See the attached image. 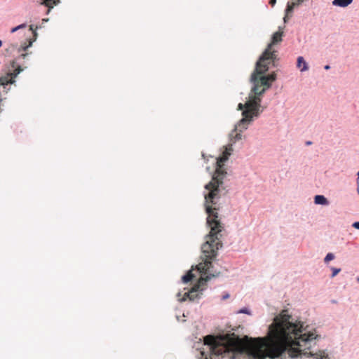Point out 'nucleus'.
<instances>
[{
  "label": "nucleus",
  "mask_w": 359,
  "mask_h": 359,
  "mask_svg": "<svg viewBox=\"0 0 359 359\" xmlns=\"http://www.w3.org/2000/svg\"><path fill=\"white\" fill-rule=\"evenodd\" d=\"M3 109L0 107V113H1Z\"/></svg>",
  "instance_id": "43"
},
{
  "label": "nucleus",
  "mask_w": 359,
  "mask_h": 359,
  "mask_svg": "<svg viewBox=\"0 0 359 359\" xmlns=\"http://www.w3.org/2000/svg\"><path fill=\"white\" fill-rule=\"evenodd\" d=\"M335 258V256L332 253V252H328L325 258H324V262L325 264H327L328 262H330V261L333 260Z\"/></svg>",
  "instance_id": "17"
},
{
  "label": "nucleus",
  "mask_w": 359,
  "mask_h": 359,
  "mask_svg": "<svg viewBox=\"0 0 359 359\" xmlns=\"http://www.w3.org/2000/svg\"><path fill=\"white\" fill-rule=\"evenodd\" d=\"M181 295V293L180 292H178L177 293V296L180 297Z\"/></svg>",
  "instance_id": "41"
},
{
  "label": "nucleus",
  "mask_w": 359,
  "mask_h": 359,
  "mask_svg": "<svg viewBox=\"0 0 359 359\" xmlns=\"http://www.w3.org/2000/svg\"><path fill=\"white\" fill-rule=\"evenodd\" d=\"M352 226H353L354 229L359 230V222H354L352 224Z\"/></svg>",
  "instance_id": "27"
},
{
  "label": "nucleus",
  "mask_w": 359,
  "mask_h": 359,
  "mask_svg": "<svg viewBox=\"0 0 359 359\" xmlns=\"http://www.w3.org/2000/svg\"><path fill=\"white\" fill-rule=\"evenodd\" d=\"M230 297L229 292H224L222 296V300H226Z\"/></svg>",
  "instance_id": "24"
},
{
  "label": "nucleus",
  "mask_w": 359,
  "mask_h": 359,
  "mask_svg": "<svg viewBox=\"0 0 359 359\" xmlns=\"http://www.w3.org/2000/svg\"><path fill=\"white\" fill-rule=\"evenodd\" d=\"M304 355H306L308 357H312L316 359H330L328 355L325 353V351H318V352H309L304 353Z\"/></svg>",
  "instance_id": "6"
},
{
  "label": "nucleus",
  "mask_w": 359,
  "mask_h": 359,
  "mask_svg": "<svg viewBox=\"0 0 359 359\" xmlns=\"http://www.w3.org/2000/svg\"><path fill=\"white\" fill-rule=\"evenodd\" d=\"M288 16H289V15H287L285 14V17L283 18V20H284L285 23H286V22H287V19H288Z\"/></svg>",
  "instance_id": "34"
},
{
  "label": "nucleus",
  "mask_w": 359,
  "mask_h": 359,
  "mask_svg": "<svg viewBox=\"0 0 359 359\" xmlns=\"http://www.w3.org/2000/svg\"><path fill=\"white\" fill-rule=\"evenodd\" d=\"M353 0H333L332 5L341 8H346L349 6Z\"/></svg>",
  "instance_id": "10"
},
{
  "label": "nucleus",
  "mask_w": 359,
  "mask_h": 359,
  "mask_svg": "<svg viewBox=\"0 0 359 359\" xmlns=\"http://www.w3.org/2000/svg\"><path fill=\"white\" fill-rule=\"evenodd\" d=\"M324 69L325 70H329L330 69V66L329 65H326L324 66Z\"/></svg>",
  "instance_id": "35"
},
{
  "label": "nucleus",
  "mask_w": 359,
  "mask_h": 359,
  "mask_svg": "<svg viewBox=\"0 0 359 359\" xmlns=\"http://www.w3.org/2000/svg\"><path fill=\"white\" fill-rule=\"evenodd\" d=\"M332 274L331 278L335 277L341 271L340 268L331 267Z\"/></svg>",
  "instance_id": "20"
},
{
  "label": "nucleus",
  "mask_w": 359,
  "mask_h": 359,
  "mask_svg": "<svg viewBox=\"0 0 359 359\" xmlns=\"http://www.w3.org/2000/svg\"><path fill=\"white\" fill-rule=\"evenodd\" d=\"M276 3V0H269V4L271 6H274L275 4Z\"/></svg>",
  "instance_id": "30"
},
{
  "label": "nucleus",
  "mask_w": 359,
  "mask_h": 359,
  "mask_svg": "<svg viewBox=\"0 0 359 359\" xmlns=\"http://www.w3.org/2000/svg\"><path fill=\"white\" fill-rule=\"evenodd\" d=\"M235 130L237 131V130H239V133H236L235 134V136H234V138H235V142L238 141V140H240L242 139V134H241V132L245 130L244 129L242 128V127H240L239 125H236V127H235Z\"/></svg>",
  "instance_id": "15"
},
{
  "label": "nucleus",
  "mask_w": 359,
  "mask_h": 359,
  "mask_svg": "<svg viewBox=\"0 0 359 359\" xmlns=\"http://www.w3.org/2000/svg\"><path fill=\"white\" fill-rule=\"evenodd\" d=\"M314 203L316 205H327L330 202L328 199L323 195H316L314 197Z\"/></svg>",
  "instance_id": "9"
},
{
  "label": "nucleus",
  "mask_w": 359,
  "mask_h": 359,
  "mask_svg": "<svg viewBox=\"0 0 359 359\" xmlns=\"http://www.w3.org/2000/svg\"><path fill=\"white\" fill-rule=\"evenodd\" d=\"M11 88L9 86H7L6 88H4V93L5 94L8 93V92L10 90Z\"/></svg>",
  "instance_id": "31"
},
{
  "label": "nucleus",
  "mask_w": 359,
  "mask_h": 359,
  "mask_svg": "<svg viewBox=\"0 0 359 359\" xmlns=\"http://www.w3.org/2000/svg\"><path fill=\"white\" fill-rule=\"evenodd\" d=\"M60 3V0H41V4L45 6H49L50 5L56 6Z\"/></svg>",
  "instance_id": "13"
},
{
  "label": "nucleus",
  "mask_w": 359,
  "mask_h": 359,
  "mask_svg": "<svg viewBox=\"0 0 359 359\" xmlns=\"http://www.w3.org/2000/svg\"><path fill=\"white\" fill-rule=\"evenodd\" d=\"M28 53H22L18 57H17V61L18 62V60L20 59V58H22V59H25L26 57L27 56Z\"/></svg>",
  "instance_id": "28"
},
{
  "label": "nucleus",
  "mask_w": 359,
  "mask_h": 359,
  "mask_svg": "<svg viewBox=\"0 0 359 359\" xmlns=\"http://www.w3.org/2000/svg\"><path fill=\"white\" fill-rule=\"evenodd\" d=\"M8 78L9 77L7 76V74L0 77V86H2L4 88H6V87L8 86Z\"/></svg>",
  "instance_id": "16"
},
{
  "label": "nucleus",
  "mask_w": 359,
  "mask_h": 359,
  "mask_svg": "<svg viewBox=\"0 0 359 359\" xmlns=\"http://www.w3.org/2000/svg\"><path fill=\"white\" fill-rule=\"evenodd\" d=\"M48 20H49L48 18H43V19H42L43 22H48Z\"/></svg>",
  "instance_id": "38"
},
{
  "label": "nucleus",
  "mask_w": 359,
  "mask_h": 359,
  "mask_svg": "<svg viewBox=\"0 0 359 359\" xmlns=\"http://www.w3.org/2000/svg\"><path fill=\"white\" fill-rule=\"evenodd\" d=\"M15 78H8V86L9 85H12V84H15Z\"/></svg>",
  "instance_id": "26"
},
{
  "label": "nucleus",
  "mask_w": 359,
  "mask_h": 359,
  "mask_svg": "<svg viewBox=\"0 0 359 359\" xmlns=\"http://www.w3.org/2000/svg\"><path fill=\"white\" fill-rule=\"evenodd\" d=\"M48 8L46 12V15H48L50 13V12L51 11V10L53 9V5H50L49 6H46Z\"/></svg>",
  "instance_id": "29"
},
{
  "label": "nucleus",
  "mask_w": 359,
  "mask_h": 359,
  "mask_svg": "<svg viewBox=\"0 0 359 359\" xmlns=\"http://www.w3.org/2000/svg\"><path fill=\"white\" fill-rule=\"evenodd\" d=\"M247 109L246 102L245 104L239 103L238 104V110L242 111V113L243 112V110H245Z\"/></svg>",
  "instance_id": "22"
},
{
  "label": "nucleus",
  "mask_w": 359,
  "mask_h": 359,
  "mask_svg": "<svg viewBox=\"0 0 359 359\" xmlns=\"http://www.w3.org/2000/svg\"><path fill=\"white\" fill-rule=\"evenodd\" d=\"M304 0H297L295 2H293V4L294 5L295 7L299 6L304 2Z\"/></svg>",
  "instance_id": "25"
},
{
  "label": "nucleus",
  "mask_w": 359,
  "mask_h": 359,
  "mask_svg": "<svg viewBox=\"0 0 359 359\" xmlns=\"http://www.w3.org/2000/svg\"><path fill=\"white\" fill-rule=\"evenodd\" d=\"M193 348L198 359H241L244 355L243 349L234 343L208 335L203 341L200 339Z\"/></svg>",
  "instance_id": "4"
},
{
  "label": "nucleus",
  "mask_w": 359,
  "mask_h": 359,
  "mask_svg": "<svg viewBox=\"0 0 359 359\" xmlns=\"http://www.w3.org/2000/svg\"><path fill=\"white\" fill-rule=\"evenodd\" d=\"M232 150L231 145L228 146L222 154L215 158V171L212 175L211 181L205 185V189L208 191V193L204 194L205 211L208 214L207 224L210 228V231L205 236V241L201 245L203 253L201 262L192 266L193 270H197L201 274L203 285L200 284L195 285L191 291L184 294V297L180 299V302H184L187 298L191 302L201 299L203 291L205 290L203 285L212 277L219 275V273H216L213 270L212 261L217 257V251L223 247L222 238L224 229L217 219V212H215L210 205H215L220 197L225 195L230 188L232 176L224 168V163L228 161Z\"/></svg>",
  "instance_id": "1"
},
{
  "label": "nucleus",
  "mask_w": 359,
  "mask_h": 359,
  "mask_svg": "<svg viewBox=\"0 0 359 359\" xmlns=\"http://www.w3.org/2000/svg\"><path fill=\"white\" fill-rule=\"evenodd\" d=\"M32 43H33V41H31L28 45H26V46H21V47L19 48V50H19V52H20V51H22H22H27V50L29 47H31V46H32Z\"/></svg>",
  "instance_id": "21"
},
{
  "label": "nucleus",
  "mask_w": 359,
  "mask_h": 359,
  "mask_svg": "<svg viewBox=\"0 0 359 359\" xmlns=\"http://www.w3.org/2000/svg\"><path fill=\"white\" fill-rule=\"evenodd\" d=\"M17 46V44H11L9 48H15Z\"/></svg>",
  "instance_id": "37"
},
{
  "label": "nucleus",
  "mask_w": 359,
  "mask_h": 359,
  "mask_svg": "<svg viewBox=\"0 0 359 359\" xmlns=\"http://www.w3.org/2000/svg\"><path fill=\"white\" fill-rule=\"evenodd\" d=\"M297 67L302 72L309 69V65L302 56H299L297 59Z\"/></svg>",
  "instance_id": "7"
},
{
  "label": "nucleus",
  "mask_w": 359,
  "mask_h": 359,
  "mask_svg": "<svg viewBox=\"0 0 359 359\" xmlns=\"http://www.w3.org/2000/svg\"><path fill=\"white\" fill-rule=\"evenodd\" d=\"M357 184H358L357 193L359 194V180H357Z\"/></svg>",
  "instance_id": "36"
},
{
  "label": "nucleus",
  "mask_w": 359,
  "mask_h": 359,
  "mask_svg": "<svg viewBox=\"0 0 359 359\" xmlns=\"http://www.w3.org/2000/svg\"><path fill=\"white\" fill-rule=\"evenodd\" d=\"M2 45H3V42H2V41L0 39V48L2 46Z\"/></svg>",
  "instance_id": "39"
},
{
  "label": "nucleus",
  "mask_w": 359,
  "mask_h": 359,
  "mask_svg": "<svg viewBox=\"0 0 359 359\" xmlns=\"http://www.w3.org/2000/svg\"><path fill=\"white\" fill-rule=\"evenodd\" d=\"M6 100V97H3V94L1 93H0V103H1L3 102V100Z\"/></svg>",
  "instance_id": "32"
},
{
  "label": "nucleus",
  "mask_w": 359,
  "mask_h": 359,
  "mask_svg": "<svg viewBox=\"0 0 359 359\" xmlns=\"http://www.w3.org/2000/svg\"><path fill=\"white\" fill-rule=\"evenodd\" d=\"M206 170L209 172L210 171V167H207Z\"/></svg>",
  "instance_id": "40"
},
{
  "label": "nucleus",
  "mask_w": 359,
  "mask_h": 359,
  "mask_svg": "<svg viewBox=\"0 0 359 359\" xmlns=\"http://www.w3.org/2000/svg\"><path fill=\"white\" fill-rule=\"evenodd\" d=\"M194 274L192 273V271L191 270H189L185 274H184L182 278H181V280L183 283H189V281H191L192 280V278H194Z\"/></svg>",
  "instance_id": "11"
},
{
  "label": "nucleus",
  "mask_w": 359,
  "mask_h": 359,
  "mask_svg": "<svg viewBox=\"0 0 359 359\" xmlns=\"http://www.w3.org/2000/svg\"><path fill=\"white\" fill-rule=\"evenodd\" d=\"M4 71L9 78L15 79L18 76V74H17L15 71L13 70V68H9V64L5 65Z\"/></svg>",
  "instance_id": "12"
},
{
  "label": "nucleus",
  "mask_w": 359,
  "mask_h": 359,
  "mask_svg": "<svg viewBox=\"0 0 359 359\" xmlns=\"http://www.w3.org/2000/svg\"><path fill=\"white\" fill-rule=\"evenodd\" d=\"M26 27H27V24L26 23L20 24V25H19L18 26H15V27L11 28V33H14V32H17L19 29L25 28Z\"/></svg>",
  "instance_id": "19"
},
{
  "label": "nucleus",
  "mask_w": 359,
  "mask_h": 359,
  "mask_svg": "<svg viewBox=\"0 0 359 359\" xmlns=\"http://www.w3.org/2000/svg\"><path fill=\"white\" fill-rule=\"evenodd\" d=\"M294 5L293 3L287 2L286 8L285 9V13L287 15H291L294 11Z\"/></svg>",
  "instance_id": "14"
},
{
  "label": "nucleus",
  "mask_w": 359,
  "mask_h": 359,
  "mask_svg": "<svg viewBox=\"0 0 359 359\" xmlns=\"http://www.w3.org/2000/svg\"><path fill=\"white\" fill-rule=\"evenodd\" d=\"M269 334L273 341H261L248 351L250 359H283L288 354L294 359L300 357L302 351L310 350L320 336L308 330L301 320L294 319L287 309L273 318L269 326Z\"/></svg>",
  "instance_id": "2"
},
{
  "label": "nucleus",
  "mask_w": 359,
  "mask_h": 359,
  "mask_svg": "<svg viewBox=\"0 0 359 359\" xmlns=\"http://www.w3.org/2000/svg\"><path fill=\"white\" fill-rule=\"evenodd\" d=\"M357 282L359 283V276L357 278Z\"/></svg>",
  "instance_id": "42"
},
{
  "label": "nucleus",
  "mask_w": 359,
  "mask_h": 359,
  "mask_svg": "<svg viewBox=\"0 0 359 359\" xmlns=\"http://www.w3.org/2000/svg\"><path fill=\"white\" fill-rule=\"evenodd\" d=\"M276 74L272 72L268 74H259L253 72L250 76V82L252 83L251 93L249 95V100L246 102L247 109L243 110V117L239 121L238 125L243 129L246 130L248 126L257 118L263 111L264 108L261 105L260 96L264 95L266 89L269 88L271 83L276 80Z\"/></svg>",
  "instance_id": "3"
},
{
  "label": "nucleus",
  "mask_w": 359,
  "mask_h": 359,
  "mask_svg": "<svg viewBox=\"0 0 359 359\" xmlns=\"http://www.w3.org/2000/svg\"><path fill=\"white\" fill-rule=\"evenodd\" d=\"M29 29L33 32V34H34V39L33 41H35L36 39V36H37V33L36 32V30L34 29V25H31L29 26Z\"/></svg>",
  "instance_id": "23"
},
{
  "label": "nucleus",
  "mask_w": 359,
  "mask_h": 359,
  "mask_svg": "<svg viewBox=\"0 0 359 359\" xmlns=\"http://www.w3.org/2000/svg\"><path fill=\"white\" fill-rule=\"evenodd\" d=\"M9 68H13V70L18 75L25 69V68L22 67L17 61V59H14L11 61L9 63Z\"/></svg>",
  "instance_id": "8"
},
{
  "label": "nucleus",
  "mask_w": 359,
  "mask_h": 359,
  "mask_svg": "<svg viewBox=\"0 0 359 359\" xmlns=\"http://www.w3.org/2000/svg\"><path fill=\"white\" fill-rule=\"evenodd\" d=\"M237 313H243L249 316L252 315L251 310L248 307H243L237 311Z\"/></svg>",
  "instance_id": "18"
},
{
  "label": "nucleus",
  "mask_w": 359,
  "mask_h": 359,
  "mask_svg": "<svg viewBox=\"0 0 359 359\" xmlns=\"http://www.w3.org/2000/svg\"><path fill=\"white\" fill-rule=\"evenodd\" d=\"M281 27H279L280 30ZM283 32L280 31L276 32L271 36V41L268 44L266 48L259 57L256 62L254 72L259 74H266L271 67L277 66L276 62L279 60L277 55V50H273L274 45L282 41Z\"/></svg>",
  "instance_id": "5"
},
{
  "label": "nucleus",
  "mask_w": 359,
  "mask_h": 359,
  "mask_svg": "<svg viewBox=\"0 0 359 359\" xmlns=\"http://www.w3.org/2000/svg\"><path fill=\"white\" fill-rule=\"evenodd\" d=\"M312 144H313V142H312V141H310V140L306 141V142H305V144H306V146H310V145H311Z\"/></svg>",
  "instance_id": "33"
}]
</instances>
